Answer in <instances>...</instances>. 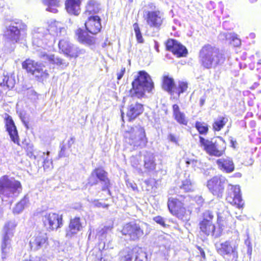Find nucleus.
Returning <instances> with one entry per match:
<instances>
[{"label": "nucleus", "mask_w": 261, "mask_h": 261, "mask_svg": "<svg viewBox=\"0 0 261 261\" xmlns=\"http://www.w3.org/2000/svg\"><path fill=\"white\" fill-rule=\"evenodd\" d=\"M134 77L132 83V88L129 91L131 99L127 105L126 113L129 121L135 119L144 111L143 105L135 100L134 97L141 98L145 95V91L151 92L154 88L150 76L145 71H139Z\"/></svg>", "instance_id": "nucleus-1"}, {"label": "nucleus", "mask_w": 261, "mask_h": 261, "mask_svg": "<svg viewBox=\"0 0 261 261\" xmlns=\"http://www.w3.org/2000/svg\"><path fill=\"white\" fill-rule=\"evenodd\" d=\"M199 62L201 66L207 69H216L225 61V56L220 49L211 44L204 45L199 51Z\"/></svg>", "instance_id": "nucleus-2"}, {"label": "nucleus", "mask_w": 261, "mask_h": 261, "mask_svg": "<svg viewBox=\"0 0 261 261\" xmlns=\"http://www.w3.org/2000/svg\"><path fill=\"white\" fill-rule=\"evenodd\" d=\"M60 24L59 22L55 21L49 26L48 29L39 28L38 32L34 35L33 43L42 48L53 46L55 42V34H51L53 32H55L57 36L66 33L65 29L61 27Z\"/></svg>", "instance_id": "nucleus-3"}, {"label": "nucleus", "mask_w": 261, "mask_h": 261, "mask_svg": "<svg viewBox=\"0 0 261 261\" xmlns=\"http://www.w3.org/2000/svg\"><path fill=\"white\" fill-rule=\"evenodd\" d=\"M238 243L233 240H227L216 245L218 253L225 261H238Z\"/></svg>", "instance_id": "nucleus-4"}, {"label": "nucleus", "mask_w": 261, "mask_h": 261, "mask_svg": "<svg viewBox=\"0 0 261 261\" xmlns=\"http://www.w3.org/2000/svg\"><path fill=\"white\" fill-rule=\"evenodd\" d=\"M125 137L126 142L134 147H144L148 142L145 129L139 124L131 127Z\"/></svg>", "instance_id": "nucleus-5"}, {"label": "nucleus", "mask_w": 261, "mask_h": 261, "mask_svg": "<svg viewBox=\"0 0 261 261\" xmlns=\"http://www.w3.org/2000/svg\"><path fill=\"white\" fill-rule=\"evenodd\" d=\"M16 226V224L13 221L8 222L4 227L1 244L2 258L3 260L8 257L12 250L11 238L13 237Z\"/></svg>", "instance_id": "nucleus-6"}, {"label": "nucleus", "mask_w": 261, "mask_h": 261, "mask_svg": "<svg viewBox=\"0 0 261 261\" xmlns=\"http://www.w3.org/2000/svg\"><path fill=\"white\" fill-rule=\"evenodd\" d=\"M16 193V180L15 177L4 175L0 178V197L5 198H13Z\"/></svg>", "instance_id": "nucleus-7"}, {"label": "nucleus", "mask_w": 261, "mask_h": 261, "mask_svg": "<svg viewBox=\"0 0 261 261\" xmlns=\"http://www.w3.org/2000/svg\"><path fill=\"white\" fill-rule=\"evenodd\" d=\"M23 69H25L28 72L31 73L35 76L39 82H43L49 76L44 66L42 64H38L31 60H27L22 63Z\"/></svg>", "instance_id": "nucleus-8"}, {"label": "nucleus", "mask_w": 261, "mask_h": 261, "mask_svg": "<svg viewBox=\"0 0 261 261\" xmlns=\"http://www.w3.org/2000/svg\"><path fill=\"white\" fill-rule=\"evenodd\" d=\"M123 235L127 236L132 241H138L144 235L143 224L130 222L125 224L122 230Z\"/></svg>", "instance_id": "nucleus-9"}, {"label": "nucleus", "mask_w": 261, "mask_h": 261, "mask_svg": "<svg viewBox=\"0 0 261 261\" xmlns=\"http://www.w3.org/2000/svg\"><path fill=\"white\" fill-rule=\"evenodd\" d=\"M227 181L224 176H216L207 181V187L213 195L222 197Z\"/></svg>", "instance_id": "nucleus-10"}, {"label": "nucleus", "mask_w": 261, "mask_h": 261, "mask_svg": "<svg viewBox=\"0 0 261 261\" xmlns=\"http://www.w3.org/2000/svg\"><path fill=\"white\" fill-rule=\"evenodd\" d=\"M121 257L122 261H147L146 252L138 247L125 249L122 252Z\"/></svg>", "instance_id": "nucleus-11"}, {"label": "nucleus", "mask_w": 261, "mask_h": 261, "mask_svg": "<svg viewBox=\"0 0 261 261\" xmlns=\"http://www.w3.org/2000/svg\"><path fill=\"white\" fill-rule=\"evenodd\" d=\"M42 221L45 228L49 231L57 230L63 225L62 216L54 213H46Z\"/></svg>", "instance_id": "nucleus-12"}, {"label": "nucleus", "mask_w": 261, "mask_h": 261, "mask_svg": "<svg viewBox=\"0 0 261 261\" xmlns=\"http://www.w3.org/2000/svg\"><path fill=\"white\" fill-rule=\"evenodd\" d=\"M226 200L228 202L238 208L242 207L244 204L240 186L229 185L227 190Z\"/></svg>", "instance_id": "nucleus-13"}, {"label": "nucleus", "mask_w": 261, "mask_h": 261, "mask_svg": "<svg viewBox=\"0 0 261 261\" xmlns=\"http://www.w3.org/2000/svg\"><path fill=\"white\" fill-rule=\"evenodd\" d=\"M144 13L146 14L145 19L147 25L150 28L160 29L164 20L163 13L160 11H144Z\"/></svg>", "instance_id": "nucleus-14"}, {"label": "nucleus", "mask_w": 261, "mask_h": 261, "mask_svg": "<svg viewBox=\"0 0 261 261\" xmlns=\"http://www.w3.org/2000/svg\"><path fill=\"white\" fill-rule=\"evenodd\" d=\"M167 205L170 212L181 220H185V215L186 209L183 206V203L177 198L170 197L168 198Z\"/></svg>", "instance_id": "nucleus-15"}, {"label": "nucleus", "mask_w": 261, "mask_h": 261, "mask_svg": "<svg viewBox=\"0 0 261 261\" xmlns=\"http://www.w3.org/2000/svg\"><path fill=\"white\" fill-rule=\"evenodd\" d=\"M3 36L7 43L13 45L11 48L14 49L16 43V21L12 20L6 23Z\"/></svg>", "instance_id": "nucleus-16"}, {"label": "nucleus", "mask_w": 261, "mask_h": 261, "mask_svg": "<svg viewBox=\"0 0 261 261\" xmlns=\"http://www.w3.org/2000/svg\"><path fill=\"white\" fill-rule=\"evenodd\" d=\"M166 47L177 57H185L188 54L186 47L175 39H168L166 42Z\"/></svg>", "instance_id": "nucleus-17"}, {"label": "nucleus", "mask_w": 261, "mask_h": 261, "mask_svg": "<svg viewBox=\"0 0 261 261\" xmlns=\"http://www.w3.org/2000/svg\"><path fill=\"white\" fill-rule=\"evenodd\" d=\"M30 245L32 250L37 251L46 248L48 245V237L44 232H39L33 237L30 241Z\"/></svg>", "instance_id": "nucleus-18"}, {"label": "nucleus", "mask_w": 261, "mask_h": 261, "mask_svg": "<svg viewBox=\"0 0 261 261\" xmlns=\"http://www.w3.org/2000/svg\"><path fill=\"white\" fill-rule=\"evenodd\" d=\"M95 176L101 185V190L107 191L109 195H111L110 190L111 184L108 177V173L101 168H97L93 170Z\"/></svg>", "instance_id": "nucleus-19"}, {"label": "nucleus", "mask_w": 261, "mask_h": 261, "mask_svg": "<svg viewBox=\"0 0 261 261\" xmlns=\"http://www.w3.org/2000/svg\"><path fill=\"white\" fill-rule=\"evenodd\" d=\"M85 23L86 30L91 34L95 35L100 32L101 29V18L98 16L86 17Z\"/></svg>", "instance_id": "nucleus-20"}, {"label": "nucleus", "mask_w": 261, "mask_h": 261, "mask_svg": "<svg viewBox=\"0 0 261 261\" xmlns=\"http://www.w3.org/2000/svg\"><path fill=\"white\" fill-rule=\"evenodd\" d=\"M4 123L6 131L11 140L16 143V126L12 117L7 113L4 114Z\"/></svg>", "instance_id": "nucleus-21"}, {"label": "nucleus", "mask_w": 261, "mask_h": 261, "mask_svg": "<svg viewBox=\"0 0 261 261\" xmlns=\"http://www.w3.org/2000/svg\"><path fill=\"white\" fill-rule=\"evenodd\" d=\"M100 10V5L96 0H88L85 6L83 17L86 18L90 16H97Z\"/></svg>", "instance_id": "nucleus-22"}, {"label": "nucleus", "mask_w": 261, "mask_h": 261, "mask_svg": "<svg viewBox=\"0 0 261 261\" xmlns=\"http://www.w3.org/2000/svg\"><path fill=\"white\" fill-rule=\"evenodd\" d=\"M199 227L201 232L206 236H211L215 238L219 236V233L216 231V226L213 222L200 221Z\"/></svg>", "instance_id": "nucleus-23"}, {"label": "nucleus", "mask_w": 261, "mask_h": 261, "mask_svg": "<svg viewBox=\"0 0 261 261\" xmlns=\"http://www.w3.org/2000/svg\"><path fill=\"white\" fill-rule=\"evenodd\" d=\"M82 228V226L79 217H75L71 219L69 226L66 230V237L71 238L72 236L81 231Z\"/></svg>", "instance_id": "nucleus-24"}, {"label": "nucleus", "mask_w": 261, "mask_h": 261, "mask_svg": "<svg viewBox=\"0 0 261 261\" xmlns=\"http://www.w3.org/2000/svg\"><path fill=\"white\" fill-rule=\"evenodd\" d=\"M155 156L153 153L145 151L143 154L144 167L148 172L153 171L156 168Z\"/></svg>", "instance_id": "nucleus-25"}, {"label": "nucleus", "mask_w": 261, "mask_h": 261, "mask_svg": "<svg viewBox=\"0 0 261 261\" xmlns=\"http://www.w3.org/2000/svg\"><path fill=\"white\" fill-rule=\"evenodd\" d=\"M216 163L221 170L226 173H231L234 170V165L229 157L219 159L217 160Z\"/></svg>", "instance_id": "nucleus-26"}, {"label": "nucleus", "mask_w": 261, "mask_h": 261, "mask_svg": "<svg viewBox=\"0 0 261 261\" xmlns=\"http://www.w3.org/2000/svg\"><path fill=\"white\" fill-rule=\"evenodd\" d=\"M83 0H66L65 5L67 12L71 15L77 16L81 12L80 6Z\"/></svg>", "instance_id": "nucleus-27"}, {"label": "nucleus", "mask_w": 261, "mask_h": 261, "mask_svg": "<svg viewBox=\"0 0 261 261\" xmlns=\"http://www.w3.org/2000/svg\"><path fill=\"white\" fill-rule=\"evenodd\" d=\"M41 57L44 60H47L50 64L56 65L62 68L67 67L69 64L68 62L54 54L43 53L41 54Z\"/></svg>", "instance_id": "nucleus-28"}, {"label": "nucleus", "mask_w": 261, "mask_h": 261, "mask_svg": "<svg viewBox=\"0 0 261 261\" xmlns=\"http://www.w3.org/2000/svg\"><path fill=\"white\" fill-rule=\"evenodd\" d=\"M75 35L77 36L80 42L88 45H92L95 43V38L89 35L86 31L81 28L75 31Z\"/></svg>", "instance_id": "nucleus-29"}, {"label": "nucleus", "mask_w": 261, "mask_h": 261, "mask_svg": "<svg viewBox=\"0 0 261 261\" xmlns=\"http://www.w3.org/2000/svg\"><path fill=\"white\" fill-rule=\"evenodd\" d=\"M49 151L46 152H40L38 155V159H37L38 162L42 161L45 171L50 170L53 168V161L52 159L49 157Z\"/></svg>", "instance_id": "nucleus-30"}, {"label": "nucleus", "mask_w": 261, "mask_h": 261, "mask_svg": "<svg viewBox=\"0 0 261 261\" xmlns=\"http://www.w3.org/2000/svg\"><path fill=\"white\" fill-rule=\"evenodd\" d=\"M215 156H221L226 149V143L222 137H217L214 141Z\"/></svg>", "instance_id": "nucleus-31"}, {"label": "nucleus", "mask_w": 261, "mask_h": 261, "mask_svg": "<svg viewBox=\"0 0 261 261\" xmlns=\"http://www.w3.org/2000/svg\"><path fill=\"white\" fill-rule=\"evenodd\" d=\"M199 143L201 147L210 155L215 156V149L213 140L205 139L202 137L199 136Z\"/></svg>", "instance_id": "nucleus-32"}, {"label": "nucleus", "mask_w": 261, "mask_h": 261, "mask_svg": "<svg viewBox=\"0 0 261 261\" xmlns=\"http://www.w3.org/2000/svg\"><path fill=\"white\" fill-rule=\"evenodd\" d=\"M173 116L174 119L179 124H187V120L185 114L180 110L179 106L177 104L172 106Z\"/></svg>", "instance_id": "nucleus-33"}, {"label": "nucleus", "mask_w": 261, "mask_h": 261, "mask_svg": "<svg viewBox=\"0 0 261 261\" xmlns=\"http://www.w3.org/2000/svg\"><path fill=\"white\" fill-rule=\"evenodd\" d=\"M28 28L27 24L21 20H17V43L21 41L24 43L27 35Z\"/></svg>", "instance_id": "nucleus-34"}, {"label": "nucleus", "mask_w": 261, "mask_h": 261, "mask_svg": "<svg viewBox=\"0 0 261 261\" xmlns=\"http://www.w3.org/2000/svg\"><path fill=\"white\" fill-rule=\"evenodd\" d=\"M63 0H42L44 5L47 6L46 10L51 13L58 12L57 8L59 7Z\"/></svg>", "instance_id": "nucleus-35"}, {"label": "nucleus", "mask_w": 261, "mask_h": 261, "mask_svg": "<svg viewBox=\"0 0 261 261\" xmlns=\"http://www.w3.org/2000/svg\"><path fill=\"white\" fill-rule=\"evenodd\" d=\"M175 86L173 78L168 75L163 76L162 88L164 90L172 94L173 90Z\"/></svg>", "instance_id": "nucleus-36"}, {"label": "nucleus", "mask_w": 261, "mask_h": 261, "mask_svg": "<svg viewBox=\"0 0 261 261\" xmlns=\"http://www.w3.org/2000/svg\"><path fill=\"white\" fill-rule=\"evenodd\" d=\"M85 52L84 49H81L72 44L65 55L70 57L76 58L80 55L84 54Z\"/></svg>", "instance_id": "nucleus-37"}, {"label": "nucleus", "mask_w": 261, "mask_h": 261, "mask_svg": "<svg viewBox=\"0 0 261 261\" xmlns=\"http://www.w3.org/2000/svg\"><path fill=\"white\" fill-rule=\"evenodd\" d=\"M71 44L72 43L70 42L68 38L64 37V38L60 39L58 46L59 49L65 54Z\"/></svg>", "instance_id": "nucleus-38"}, {"label": "nucleus", "mask_w": 261, "mask_h": 261, "mask_svg": "<svg viewBox=\"0 0 261 261\" xmlns=\"http://www.w3.org/2000/svg\"><path fill=\"white\" fill-rule=\"evenodd\" d=\"M228 121V119L225 117H219L213 124L215 130H220Z\"/></svg>", "instance_id": "nucleus-39"}, {"label": "nucleus", "mask_w": 261, "mask_h": 261, "mask_svg": "<svg viewBox=\"0 0 261 261\" xmlns=\"http://www.w3.org/2000/svg\"><path fill=\"white\" fill-rule=\"evenodd\" d=\"M29 204V197L28 194L17 202V214L22 212Z\"/></svg>", "instance_id": "nucleus-40"}, {"label": "nucleus", "mask_w": 261, "mask_h": 261, "mask_svg": "<svg viewBox=\"0 0 261 261\" xmlns=\"http://www.w3.org/2000/svg\"><path fill=\"white\" fill-rule=\"evenodd\" d=\"M180 189L186 192H189L194 191V184L190 179H186L182 181Z\"/></svg>", "instance_id": "nucleus-41"}, {"label": "nucleus", "mask_w": 261, "mask_h": 261, "mask_svg": "<svg viewBox=\"0 0 261 261\" xmlns=\"http://www.w3.org/2000/svg\"><path fill=\"white\" fill-rule=\"evenodd\" d=\"M188 88V83L186 82L179 81L177 86H175L173 90V94H177L179 96L181 93L186 92Z\"/></svg>", "instance_id": "nucleus-42"}, {"label": "nucleus", "mask_w": 261, "mask_h": 261, "mask_svg": "<svg viewBox=\"0 0 261 261\" xmlns=\"http://www.w3.org/2000/svg\"><path fill=\"white\" fill-rule=\"evenodd\" d=\"M156 242L159 246H163L167 248L170 246V241L165 236V234L158 236L156 239Z\"/></svg>", "instance_id": "nucleus-43"}, {"label": "nucleus", "mask_w": 261, "mask_h": 261, "mask_svg": "<svg viewBox=\"0 0 261 261\" xmlns=\"http://www.w3.org/2000/svg\"><path fill=\"white\" fill-rule=\"evenodd\" d=\"M26 152H27V155L30 158L34 159L35 160H37V159H38V157H39V155H39V153L41 151L34 150L33 149V145L32 144H28V145L27 146Z\"/></svg>", "instance_id": "nucleus-44"}, {"label": "nucleus", "mask_w": 261, "mask_h": 261, "mask_svg": "<svg viewBox=\"0 0 261 261\" xmlns=\"http://www.w3.org/2000/svg\"><path fill=\"white\" fill-rule=\"evenodd\" d=\"M195 127L201 135L206 134L208 130V126L206 124L199 121L196 122Z\"/></svg>", "instance_id": "nucleus-45"}, {"label": "nucleus", "mask_w": 261, "mask_h": 261, "mask_svg": "<svg viewBox=\"0 0 261 261\" xmlns=\"http://www.w3.org/2000/svg\"><path fill=\"white\" fill-rule=\"evenodd\" d=\"M186 163L188 166L191 165L192 168H193L195 170L198 169H200L203 168L202 163L200 161L198 160L189 159L186 161Z\"/></svg>", "instance_id": "nucleus-46"}, {"label": "nucleus", "mask_w": 261, "mask_h": 261, "mask_svg": "<svg viewBox=\"0 0 261 261\" xmlns=\"http://www.w3.org/2000/svg\"><path fill=\"white\" fill-rule=\"evenodd\" d=\"M133 28L137 42L139 43H143L144 42V39L143 38L138 24L137 23H135L133 24Z\"/></svg>", "instance_id": "nucleus-47"}, {"label": "nucleus", "mask_w": 261, "mask_h": 261, "mask_svg": "<svg viewBox=\"0 0 261 261\" xmlns=\"http://www.w3.org/2000/svg\"><path fill=\"white\" fill-rule=\"evenodd\" d=\"M19 117L26 128L29 129V123L30 120L29 115L24 112H21L19 114Z\"/></svg>", "instance_id": "nucleus-48"}, {"label": "nucleus", "mask_w": 261, "mask_h": 261, "mask_svg": "<svg viewBox=\"0 0 261 261\" xmlns=\"http://www.w3.org/2000/svg\"><path fill=\"white\" fill-rule=\"evenodd\" d=\"M109 230H110L109 227H104L98 231L97 233V236L98 237L99 239L101 241H103L106 239L108 231Z\"/></svg>", "instance_id": "nucleus-49"}, {"label": "nucleus", "mask_w": 261, "mask_h": 261, "mask_svg": "<svg viewBox=\"0 0 261 261\" xmlns=\"http://www.w3.org/2000/svg\"><path fill=\"white\" fill-rule=\"evenodd\" d=\"M214 215L210 211H206L203 213V219L201 221L213 222Z\"/></svg>", "instance_id": "nucleus-50"}, {"label": "nucleus", "mask_w": 261, "mask_h": 261, "mask_svg": "<svg viewBox=\"0 0 261 261\" xmlns=\"http://www.w3.org/2000/svg\"><path fill=\"white\" fill-rule=\"evenodd\" d=\"M98 183V180L97 179L96 177L94 174V171L93 170L88 179V183L90 186L96 185Z\"/></svg>", "instance_id": "nucleus-51"}, {"label": "nucleus", "mask_w": 261, "mask_h": 261, "mask_svg": "<svg viewBox=\"0 0 261 261\" xmlns=\"http://www.w3.org/2000/svg\"><path fill=\"white\" fill-rule=\"evenodd\" d=\"M233 33L224 32L221 33L219 35V38L223 40H230L231 38L233 36Z\"/></svg>", "instance_id": "nucleus-52"}, {"label": "nucleus", "mask_w": 261, "mask_h": 261, "mask_svg": "<svg viewBox=\"0 0 261 261\" xmlns=\"http://www.w3.org/2000/svg\"><path fill=\"white\" fill-rule=\"evenodd\" d=\"M144 184L146 186V190L149 191L152 189L153 186H154V185L155 184V180L153 178H149V179H146L144 181Z\"/></svg>", "instance_id": "nucleus-53"}, {"label": "nucleus", "mask_w": 261, "mask_h": 261, "mask_svg": "<svg viewBox=\"0 0 261 261\" xmlns=\"http://www.w3.org/2000/svg\"><path fill=\"white\" fill-rule=\"evenodd\" d=\"M130 162L133 167L136 169L139 168L140 165V160L137 156H132L130 158Z\"/></svg>", "instance_id": "nucleus-54"}, {"label": "nucleus", "mask_w": 261, "mask_h": 261, "mask_svg": "<svg viewBox=\"0 0 261 261\" xmlns=\"http://www.w3.org/2000/svg\"><path fill=\"white\" fill-rule=\"evenodd\" d=\"M233 35L234 36H232V38H231L229 41L233 46L238 47L241 44V39L238 38L237 34L233 33Z\"/></svg>", "instance_id": "nucleus-55"}, {"label": "nucleus", "mask_w": 261, "mask_h": 261, "mask_svg": "<svg viewBox=\"0 0 261 261\" xmlns=\"http://www.w3.org/2000/svg\"><path fill=\"white\" fill-rule=\"evenodd\" d=\"M61 150L59 153V158L65 157L68 155V153L67 152L66 149V144H64L62 143L60 144Z\"/></svg>", "instance_id": "nucleus-56"}, {"label": "nucleus", "mask_w": 261, "mask_h": 261, "mask_svg": "<svg viewBox=\"0 0 261 261\" xmlns=\"http://www.w3.org/2000/svg\"><path fill=\"white\" fill-rule=\"evenodd\" d=\"M153 220L157 223L158 224H159L162 226L164 227H166L167 226L165 222V219L164 218L162 217L161 216H156L153 218Z\"/></svg>", "instance_id": "nucleus-57"}, {"label": "nucleus", "mask_w": 261, "mask_h": 261, "mask_svg": "<svg viewBox=\"0 0 261 261\" xmlns=\"http://www.w3.org/2000/svg\"><path fill=\"white\" fill-rule=\"evenodd\" d=\"M93 204L95 207H102L103 208H108L109 207V204L100 202L97 200H94Z\"/></svg>", "instance_id": "nucleus-58"}, {"label": "nucleus", "mask_w": 261, "mask_h": 261, "mask_svg": "<svg viewBox=\"0 0 261 261\" xmlns=\"http://www.w3.org/2000/svg\"><path fill=\"white\" fill-rule=\"evenodd\" d=\"M126 69L124 67H121V69L119 70H118L117 72V79L118 81L120 80L124 73H125Z\"/></svg>", "instance_id": "nucleus-59"}, {"label": "nucleus", "mask_w": 261, "mask_h": 261, "mask_svg": "<svg viewBox=\"0 0 261 261\" xmlns=\"http://www.w3.org/2000/svg\"><path fill=\"white\" fill-rule=\"evenodd\" d=\"M194 201L199 206H201L204 203V200L201 196L197 195L194 197Z\"/></svg>", "instance_id": "nucleus-60"}, {"label": "nucleus", "mask_w": 261, "mask_h": 261, "mask_svg": "<svg viewBox=\"0 0 261 261\" xmlns=\"http://www.w3.org/2000/svg\"><path fill=\"white\" fill-rule=\"evenodd\" d=\"M167 139L168 140L173 143H175L177 144L178 143V139L176 138V137L172 134H169L168 135Z\"/></svg>", "instance_id": "nucleus-61"}, {"label": "nucleus", "mask_w": 261, "mask_h": 261, "mask_svg": "<svg viewBox=\"0 0 261 261\" xmlns=\"http://www.w3.org/2000/svg\"><path fill=\"white\" fill-rule=\"evenodd\" d=\"M75 138L74 137H71L70 139L68 140L67 144V147L68 148H70L72 145L74 144L75 142Z\"/></svg>", "instance_id": "nucleus-62"}, {"label": "nucleus", "mask_w": 261, "mask_h": 261, "mask_svg": "<svg viewBox=\"0 0 261 261\" xmlns=\"http://www.w3.org/2000/svg\"><path fill=\"white\" fill-rule=\"evenodd\" d=\"M23 261H41V258L38 256L30 255L29 259H25Z\"/></svg>", "instance_id": "nucleus-63"}, {"label": "nucleus", "mask_w": 261, "mask_h": 261, "mask_svg": "<svg viewBox=\"0 0 261 261\" xmlns=\"http://www.w3.org/2000/svg\"><path fill=\"white\" fill-rule=\"evenodd\" d=\"M196 248H197V250L199 251L200 255L203 258H204L205 257V252H204L203 249L201 247L198 246H197L196 247Z\"/></svg>", "instance_id": "nucleus-64"}]
</instances>
